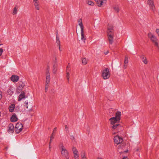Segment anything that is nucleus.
<instances>
[{"instance_id":"nucleus-1","label":"nucleus","mask_w":159,"mask_h":159,"mask_svg":"<svg viewBox=\"0 0 159 159\" xmlns=\"http://www.w3.org/2000/svg\"><path fill=\"white\" fill-rule=\"evenodd\" d=\"M121 115V112L117 111L116 113L115 116L110 119L111 124L113 125L111 126L112 129L116 130L118 132L121 131L123 129L122 126L120 124H117L120 120Z\"/></svg>"},{"instance_id":"nucleus-2","label":"nucleus","mask_w":159,"mask_h":159,"mask_svg":"<svg viewBox=\"0 0 159 159\" xmlns=\"http://www.w3.org/2000/svg\"><path fill=\"white\" fill-rule=\"evenodd\" d=\"M113 27L112 25H109L107 28V33L109 43L112 44L113 42V38L114 36Z\"/></svg>"},{"instance_id":"nucleus-3","label":"nucleus","mask_w":159,"mask_h":159,"mask_svg":"<svg viewBox=\"0 0 159 159\" xmlns=\"http://www.w3.org/2000/svg\"><path fill=\"white\" fill-rule=\"evenodd\" d=\"M148 36L154 44L155 46L159 48V40L157 39L156 37L151 32L148 34Z\"/></svg>"},{"instance_id":"nucleus-4","label":"nucleus","mask_w":159,"mask_h":159,"mask_svg":"<svg viewBox=\"0 0 159 159\" xmlns=\"http://www.w3.org/2000/svg\"><path fill=\"white\" fill-rule=\"evenodd\" d=\"M60 147L61 150V154L62 156L66 159H69V152L64 146L63 144H61Z\"/></svg>"},{"instance_id":"nucleus-5","label":"nucleus","mask_w":159,"mask_h":159,"mask_svg":"<svg viewBox=\"0 0 159 159\" xmlns=\"http://www.w3.org/2000/svg\"><path fill=\"white\" fill-rule=\"evenodd\" d=\"M110 76L109 69L107 68H106L102 71V76L104 80H107L109 79Z\"/></svg>"},{"instance_id":"nucleus-6","label":"nucleus","mask_w":159,"mask_h":159,"mask_svg":"<svg viewBox=\"0 0 159 159\" xmlns=\"http://www.w3.org/2000/svg\"><path fill=\"white\" fill-rule=\"evenodd\" d=\"M23 126L22 124L20 123H17L15 126V129L16 132L17 133H19L23 129Z\"/></svg>"},{"instance_id":"nucleus-7","label":"nucleus","mask_w":159,"mask_h":159,"mask_svg":"<svg viewBox=\"0 0 159 159\" xmlns=\"http://www.w3.org/2000/svg\"><path fill=\"white\" fill-rule=\"evenodd\" d=\"M125 144L124 143H122L119 145L118 147V149L117 151L118 152H119L120 153H121L123 152H127L128 150L123 151L124 148L125 146Z\"/></svg>"},{"instance_id":"nucleus-8","label":"nucleus","mask_w":159,"mask_h":159,"mask_svg":"<svg viewBox=\"0 0 159 159\" xmlns=\"http://www.w3.org/2000/svg\"><path fill=\"white\" fill-rule=\"evenodd\" d=\"M114 140L115 143L118 145L122 143L123 141V139L119 136H116L114 137Z\"/></svg>"},{"instance_id":"nucleus-9","label":"nucleus","mask_w":159,"mask_h":159,"mask_svg":"<svg viewBox=\"0 0 159 159\" xmlns=\"http://www.w3.org/2000/svg\"><path fill=\"white\" fill-rule=\"evenodd\" d=\"M11 80L14 83L17 82L19 80V77L18 76L15 75H12L11 77Z\"/></svg>"},{"instance_id":"nucleus-10","label":"nucleus","mask_w":159,"mask_h":159,"mask_svg":"<svg viewBox=\"0 0 159 159\" xmlns=\"http://www.w3.org/2000/svg\"><path fill=\"white\" fill-rule=\"evenodd\" d=\"M147 3L149 5L150 8L152 10H154V7L153 0H148Z\"/></svg>"},{"instance_id":"nucleus-11","label":"nucleus","mask_w":159,"mask_h":159,"mask_svg":"<svg viewBox=\"0 0 159 159\" xmlns=\"http://www.w3.org/2000/svg\"><path fill=\"white\" fill-rule=\"evenodd\" d=\"M14 131V126L12 124H10L8 125V132L9 133H12Z\"/></svg>"},{"instance_id":"nucleus-12","label":"nucleus","mask_w":159,"mask_h":159,"mask_svg":"<svg viewBox=\"0 0 159 159\" xmlns=\"http://www.w3.org/2000/svg\"><path fill=\"white\" fill-rule=\"evenodd\" d=\"M25 93L24 92H22L18 97V100L19 101H20L23 98H25Z\"/></svg>"},{"instance_id":"nucleus-13","label":"nucleus","mask_w":159,"mask_h":159,"mask_svg":"<svg viewBox=\"0 0 159 159\" xmlns=\"http://www.w3.org/2000/svg\"><path fill=\"white\" fill-rule=\"evenodd\" d=\"M50 80V74L48 70L46 72V84H49Z\"/></svg>"},{"instance_id":"nucleus-14","label":"nucleus","mask_w":159,"mask_h":159,"mask_svg":"<svg viewBox=\"0 0 159 159\" xmlns=\"http://www.w3.org/2000/svg\"><path fill=\"white\" fill-rule=\"evenodd\" d=\"M113 8L116 13H118L120 11V7L118 5H115L113 6Z\"/></svg>"},{"instance_id":"nucleus-15","label":"nucleus","mask_w":159,"mask_h":159,"mask_svg":"<svg viewBox=\"0 0 159 159\" xmlns=\"http://www.w3.org/2000/svg\"><path fill=\"white\" fill-rule=\"evenodd\" d=\"M18 120V118L15 114H14L11 118V120L12 122H16Z\"/></svg>"},{"instance_id":"nucleus-16","label":"nucleus","mask_w":159,"mask_h":159,"mask_svg":"<svg viewBox=\"0 0 159 159\" xmlns=\"http://www.w3.org/2000/svg\"><path fill=\"white\" fill-rule=\"evenodd\" d=\"M140 57L144 64H146L148 63V61L145 56L144 55H142L140 56Z\"/></svg>"},{"instance_id":"nucleus-17","label":"nucleus","mask_w":159,"mask_h":159,"mask_svg":"<svg viewBox=\"0 0 159 159\" xmlns=\"http://www.w3.org/2000/svg\"><path fill=\"white\" fill-rule=\"evenodd\" d=\"M81 39L82 40L84 41L85 42V41L86 40V38L84 37V29H81Z\"/></svg>"},{"instance_id":"nucleus-18","label":"nucleus","mask_w":159,"mask_h":159,"mask_svg":"<svg viewBox=\"0 0 159 159\" xmlns=\"http://www.w3.org/2000/svg\"><path fill=\"white\" fill-rule=\"evenodd\" d=\"M34 5L36 9L37 10L39 9V5L38 4L39 1L38 0H34Z\"/></svg>"},{"instance_id":"nucleus-19","label":"nucleus","mask_w":159,"mask_h":159,"mask_svg":"<svg viewBox=\"0 0 159 159\" xmlns=\"http://www.w3.org/2000/svg\"><path fill=\"white\" fill-rule=\"evenodd\" d=\"M78 22L79 25L80 26V29H84V27L82 23V20L81 19H80L78 20Z\"/></svg>"},{"instance_id":"nucleus-20","label":"nucleus","mask_w":159,"mask_h":159,"mask_svg":"<svg viewBox=\"0 0 159 159\" xmlns=\"http://www.w3.org/2000/svg\"><path fill=\"white\" fill-rule=\"evenodd\" d=\"M15 107V105L14 104L11 105L9 107V111L10 112H13L14 111Z\"/></svg>"},{"instance_id":"nucleus-21","label":"nucleus","mask_w":159,"mask_h":159,"mask_svg":"<svg viewBox=\"0 0 159 159\" xmlns=\"http://www.w3.org/2000/svg\"><path fill=\"white\" fill-rule=\"evenodd\" d=\"M12 89H9L7 91V93L10 95H11L13 93V92L12 90Z\"/></svg>"},{"instance_id":"nucleus-22","label":"nucleus","mask_w":159,"mask_h":159,"mask_svg":"<svg viewBox=\"0 0 159 159\" xmlns=\"http://www.w3.org/2000/svg\"><path fill=\"white\" fill-rule=\"evenodd\" d=\"M106 0H102L100 1V7L102 6H104L106 3Z\"/></svg>"},{"instance_id":"nucleus-23","label":"nucleus","mask_w":159,"mask_h":159,"mask_svg":"<svg viewBox=\"0 0 159 159\" xmlns=\"http://www.w3.org/2000/svg\"><path fill=\"white\" fill-rule=\"evenodd\" d=\"M87 60L85 58H83L82 60V63L83 65H85L87 63Z\"/></svg>"},{"instance_id":"nucleus-24","label":"nucleus","mask_w":159,"mask_h":159,"mask_svg":"<svg viewBox=\"0 0 159 159\" xmlns=\"http://www.w3.org/2000/svg\"><path fill=\"white\" fill-rule=\"evenodd\" d=\"M56 43L57 44V46L60 45V42L59 40V38L58 37L57 34L56 36Z\"/></svg>"},{"instance_id":"nucleus-25","label":"nucleus","mask_w":159,"mask_h":159,"mask_svg":"<svg viewBox=\"0 0 159 159\" xmlns=\"http://www.w3.org/2000/svg\"><path fill=\"white\" fill-rule=\"evenodd\" d=\"M69 70H68L67 69V70H66V77L68 81V82H69V79L70 78V74L69 73Z\"/></svg>"},{"instance_id":"nucleus-26","label":"nucleus","mask_w":159,"mask_h":159,"mask_svg":"<svg viewBox=\"0 0 159 159\" xmlns=\"http://www.w3.org/2000/svg\"><path fill=\"white\" fill-rule=\"evenodd\" d=\"M81 158L86 157L85 153L84 151H82L81 153Z\"/></svg>"},{"instance_id":"nucleus-27","label":"nucleus","mask_w":159,"mask_h":159,"mask_svg":"<svg viewBox=\"0 0 159 159\" xmlns=\"http://www.w3.org/2000/svg\"><path fill=\"white\" fill-rule=\"evenodd\" d=\"M53 138H54L53 134V133H52L51 135V136L50 137V143H49V148L50 149V148H51V147H50L51 143V142Z\"/></svg>"},{"instance_id":"nucleus-28","label":"nucleus","mask_w":159,"mask_h":159,"mask_svg":"<svg viewBox=\"0 0 159 159\" xmlns=\"http://www.w3.org/2000/svg\"><path fill=\"white\" fill-rule=\"evenodd\" d=\"M87 3L88 5L91 6H93L94 4V3L93 2L89 0H88Z\"/></svg>"},{"instance_id":"nucleus-29","label":"nucleus","mask_w":159,"mask_h":159,"mask_svg":"<svg viewBox=\"0 0 159 159\" xmlns=\"http://www.w3.org/2000/svg\"><path fill=\"white\" fill-rule=\"evenodd\" d=\"M57 68L56 66H53V72L54 74H56L57 71Z\"/></svg>"},{"instance_id":"nucleus-30","label":"nucleus","mask_w":159,"mask_h":159,"mask_svg":"<svg viewBox=\"0 0 159 159\" xmlns=\"http://www.w3.org/2000/svg\"><path fill=\"white\" fill-rule=\"evenodd\" d=\"M128 62V58L127 57H125L124 63L125 64H127Z\"/></svg>"},{"instance_id":"nucleus-31","label":"nucleus","mask_w":159,"mask_h":159,"mask_svg":"<svg viewBox=\"0 0 159 159\" xmlns=\"http://www.w3.org/2000/svg\"><path fill=\"white\" fill-rule=\"evenodd\" d=\"M49 87V84H46L45 88V91L47 92L48 91V89Z\"/></svg>"},{"instance_id":"nucleus-32","label":"nucleus","mask_w":159,"mask_h":159,"mask_svg":"<svg viewBox=\"0 0 159 159\" xmlns=\"http://www.w3.org/2000/svg\"><path fill=\"white\" fill-rule=\"evenodd\" d=\"M24 87V85L21 84L19 86L18 89H20V90H22V89Z\"/></svg>"},{"instance_id":"nucleus-33","label":"nucleus","mask_w":159,"mask_h":159,"mask_svg":"<svg viewBox=\"0 0 159 159\" xmlns=\"http://www.w3.org/2000/svg\"><path fill=\"white\" fill-rule=\"evenodd\" d=\"M70 139L73 142H75V138L74 136L73 135L70 136Z\"/></svg>"},{"instance_id":"nucleus-34","label":"nucleus","mask_w":159,"mask_h":159,"mask_svg":"<svg viewBox=\"0 0 159 159\" xmlns=\"http://www.w3.org/2000/svg\"><path fill=\"white\" fill-rule=\"evenodd\" d=\"M13 13L14 14H16L17 13V8L15 7L14 8Z\"/></svg>"},{"instance_id":"nucleus-35","label":"nucleus","mask_w":159,"mask_h":159,"mask_svg":"<svg viewBox=\"0 0 159 159\" xmlns=\"http://www.w3.org/2000/svg\"><path fill=\"white\" fill-rule=\"evenodd\" d=\"M74 156H78L79 155L78 152V151H75V152H73Z\"/></svg>"},{"instance_id":"nucleus-36","label":"nucleus","mask_w":159,"mask_h":159,"mask_svg":"<svg viewBox=\"0 0 159 159\" xmlns=\"http://www.w3.org/2000/svg\"><path fill=\"white\" fill-rule=\"evenodd\" d=\"M72 151L73 152H75V151H78L76 148L75 147H73L72 149Z\"/></svg>"},{"instance_id":"nucleus-37","label":"nucleus","mask_w":159,"mask_h":159,"mask_svg":"<svg viewBox=\"0 0 159 159\" xmlns=\"http://www.w3.org/2000/svg\"><path fill=\"white\" fill-rule=\"evenodd\" d=\"M70 63H68V66H67V67H66V70L67 69V70H69V71H70V70H69V68H70Z\"/></svg>"},{"instance_id":"nucleus-38","label":"nucleus","mask_w":159,"mask_h":159,"mask_svg":"<svg viewBox=\"0 0 159 159\" xmlns=\"http://www.w3.org/2000/svg\"><path fill=\"white\" fill-rule=\"evenodd\" d=\"M3 52V50L2 48H0V56L2 55Z\"/></svg>"},{"instance_id":"nucleus-39","label":"nucleus","mask_w":159,"mask_h":159,"mask_svg":"<svg viewBox=\"0 0 159 159\" xmlns=\"http://www.w3.org/2000/svg\"><path fill=\"white\" fill-rule=\"evenodd\" d=\"M97 3L98 4V6L99 7V0H95Z\"/></svg>"},{"instance_id":"nucleus-40","label":"nucleus","mask_w":159,"mask_h":159,"mask_svg":"<svg viewBox=\"0 0 159 159\" xmlns=\"http://www.w3.org/2000/svg\"><path fill=\"white\" fill-rule=\"evenodd\" d=\"M74 157L75 159H79V155L74 156Z\"/></svg>"},{"instance_id":"nucleus-41","label":"nucleus","mask_w":159,"mask_h":159,"mask_svg":"<svg viewBox=\"0 0 159 159\" xmlns=\"http://www.w3.org/2000/svg\"><path fill=\"white\" fill-rule=\"evenodd\" d=\"M156 32L157 33L158 36H159V29H156Z\"/></svg>"},{"instance_id":"nucleus-42","label":"nucleus","mask_w":159,"mask_h":159,"mask_svg":"<svg viewBox=\"0 0 159 159\" xmlns=\"http://www.w3.org/2000/svg\"><path fill=\"white\" fill-rule=\"evenodd\" d=\"M123 66H124V69H125L126 68L127 66V64H125L124 63Z\"/></svg>"},{"instance_id":"nucleus-43","label":"nucleus","mask_w":159,"mask_h":159,"mask_svg":"<svg viewBox=\"0 0 159 159\" xmlns=\"http://www.w3.org/2000/svg\"><path fill=\"white\" fill-rule=\"evenodd\" d=\"M56 131H57V128L55 127L53 131V133L54 132H56Z\"/></svg>"},{"instance_id":"nucleus-44","label":"nucleus","mask_w":159,"mask_h":159,"mask_svg":"<svg viewBox=\"0 0 159 159\" xmlns=\"http://www.w3.org/2000/svg\"><path fill=\"white\" fill-rule=\"evenodd\" d=\"M2 98V94L1 92L0 91V100Z\"/></svg>"},{"instance_id":"nucleus-45","label":"nucleus","mask_w":159,"mask_h":159,"mask_svg":"<svg viewBox=\"0 0 159 159\" xmlns=\"http://www.w3.org/2000/svg\"><path fill=\"white\" fill-rule=\"evenodd\" d=\"M58 46L59 47V49L60 51H62V49H61L60 48V45H58Z\"/></svg>"},{"instance_id":"nucleus-46","label":"nucleus","mask_w":159,"mask_h":159,"mask_svg":"<svg viewBox=\"0 0 159 159\" xmlns=\"http://www.w3.org/2000/svg\"><path fill=\"white\" fill-rule=\"evenodd\" d=\"M25 105H28V101H25Z\"/></svg>"},{"instance_id":"nucleus-47","label":"nucleus","mask_w":159,"mask_h":159,"mask_svg":"<svg viewBox=\"0 0 159 159\" xmlns=\"http://www.w3.org/2000/svg\"><path fill=\"white\" fill-rule=\"evenodd\" d=\"M109 52L108 51H107L106 52H104V54L105 55H107V54Z\"/></svg>"},{"instance_id":"nucleus-48","label":"nucleus","mask_w":159,"mask_h":159,"mask_svg":"<svg viewBox=\"0 0 159 159\" xmlns=\"http://www.w3.org/2000/svg\"><path fill=\"white\" fill-rule=\"evenodd\" d=\"M123 159H128L127 157H124L123 158Z\"/></svg>"},{"instance_id":"nucleus-49","label":"nucleus","mask_w":159,"mask_h":159,"mask_svg":"<svg viewBox=\"0 0 159 159\" xmlns=\"http://www.w3.org/2000/svg\"><path fill=\"white\" fill-rule=\"evenodd\" d=\"M81 159H87L86 157H83V158H82Z\"/></svg>"},{"instance_id":"nucleus-50","label":"nucleus","mask_w":159,"mask_h":159,"mask_svg":"<svg viewBox=\"0 0 159 159\" xmlns=\"http://www.w3.org/2000/svg\"><path fill=\"white\" fill-rule=\"evenodd\" d=\"M25 107L27 108H28V105H25Z\"/></svg>"},{"instance_id":"nucleus-51","label":"nucleus","mask_w":159,"mask_h":159,"mask_svg":"<svg viewBox=\"0 0 159 159\" xmlns=\"http://www.w3.org/2000/svg\"><path fill=\"white\" fill-rule=\"evenodd\" d=\"M8 147H6L5 148V149H6V150H7L8 149Z\"/></svg>"},{"instance_id":"nucleus-52","label":"nucleus","mask_w":159,"mask_h":159,"mask_svg":"<svg viewBox=\"0 0 159 159\" xmlns=\"http://www.w3.org/2000/svg\"><path fill=\"white\" fill-rule=\"evenodd\" d=\"M116 134V133L115 132H114V133H113V134Z\"/></svg>"},{"instance_id":"nucleus-53","label":"nucleus","mask_w":159,"mask_h":159,"mask_svg":"<svg viewBox=\"0 0 159 159\" xmlns=\"http://www.w3.org/2000/svg\"><path fill=\"white\" fill-rule=\"evenodd\" d=\"M65 128H66H66H67V126L66 125V126H65Z\"/></svg>"},{"instance_id":"nucleus-54","label":"nucleus","mask_w":159,"mask_h":159,"mask_svg":"<svg viewBox=\"0 0 159 159\" xmlns=\"http://www.w3.org/2000/svg\"><path fill=\"white\" fill-rule=\"evenodd\" d=\"M2 45V44H0V46L1 45Z\"/></svg>"},{"instance_id":"nucleus-55","label":"nucleus","mask_w":159,"mask_h":159,"mask_svg":"<svg viewBox=\"0 0 159 159\" xmlns=\"http://www.w3.org/2000/svg\"><path fill=\"white\" fill-rule=\"evenodd\" d=\"M100 159H102V158H100Z\"/></svg>"}]
</instances>
